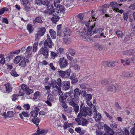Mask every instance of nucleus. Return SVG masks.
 <instances>
[{"mask_svg": "<svg viewBox=\"0 0 135 135\" xmlns=\"http://www.w3.org/2000/svg\"><path fill=\"white\" fill-rule=\"evenodd\" d=\"M64 95L66 99H67L69 98L71 99L72 97L71 94L68 92L65 93Z\"/></svg>", "mask_w": 135, "mask_h": 135, "instance_id": "obj_38", "label": "nucleus"}, {"mask_svg": "<svg viewBox=\"0 0 135 135\" xmlns=\"http://www.w3.org/2000/svg\"><path fill=\"white\" fill-rule=\"evenodd\" d=\"M104 129L105 132L111 134H113L114 133V132L113 130L109 126L106 124L104 125Z\"/></svg>", "mask_w": 135, "mask_h": 135, "instance_id": "obj_11", "label": "nucleus"}, {"mask_svg": "<svg viewBox=\"0 0 135 135\" xmlns=\"http://www.w3.org/2000/svg\"><path fill=\"white\" fill-rule=\"evenodd\" d=\"M122 54L123 55L129 56L135 55V50H130L125 51L123 52Z\"/></svg>", "mask_w": 135, "mask_h": 135, "instance_id": "obj_12", "label": "nucleus"}, {"mask_svg": "<svg viewBox=\"0 0 135 135\" xmlns=\"http://www.w3.org/2000/svg\"><path fill=\"white\" fill-rule=\"evenodd\" d=\"M59 101L60 102H65V100H66L64 94V95L62 91H60L59 92Z\"/></svg>", "mask_w": 135, "mask_h": 135, "instance_id": "obj_20", "label": "nucleus"}, {"mask_svg": "<svg viewBox=\"0 0 135 135\" xmlns=\"http://www.w3.org/2000/svg\"><path fill=\"white\" fill-rule=\"evenodd\" d=\"M75 131L80 133V134H83L85 132V130H81L80 127L77 128L75 129Z\"/></svg>", "mask_w": 135, "mask_h": 135, "instance_id": "obj_31", "label": "nucleus"}, {"mask_svg": "<svg viewBox=\"0 0 135 135\" xmlns=\"http://www.w3.org/2000/svg\"><path fill=\"white\" fill-rule=\"evenodd\" d=\"M40 93L38 91H36L34 94L33 99L34 100L37 99L39 97Z\"/></svg>", "mask_w": 135, "mask_h": 135, "instance_id": "obj_51", "label": "nucleus"}, {"mask_svg": "<svg viewBox=\"0 0 135 135\" xmlns=\"http://www.w3.org/2000/svg\"><path fill=\"white\" fill-rule=\"evenodd\" d=\"M28 87H27V85H26L23 84L21 85L22 90L25 91V92H26L27 90L28 89Z\"/></svg>", "mask_w": 135, "mask_h": 135, "instance_id": "obj_49", "label": "nucleus"}, {"mask_svg": "<svg viewBox=\"0 0 135 135\" xmlns=\"http://www.w3.org/2000/svg\"><path fill=\"white\" fill-rule=\"evenodd\" d=\"M52 16L53 17L51 18V20L53 22H56L59 20V17L57 16Z\"/></svg>", "mask_w": 135, "mask_h": 135, "instance_id": "obj_32", "label": "nucleus"}, {"mask_svg": "<svg viewBox=\"0 0 135 135\" xmlns=\"http://www.w3.org/2000/svg\"><path fill=\"white\" fill-rule=\"evenodd\" d=\"M50 35L52 38L55 39L56 37V32L52 29H50L49 30Z\"/></svg>", "mask_w": 135, "mask_h": 135, "instance_id": "obj_25", "label": "nucleus"}, {"mask_svg": "<svg viewBox=\"0 0 135 135\" xmlns=\"http://www.w3.org/2000/svg\"><path fill=\"white\" fill-rule=\"evenodd\" d=\"M52 8L51 7L49 8H47V9L43 12L45 14H48L52 16H57V15L59 13V9L57 8L54 9L53 10L51 9Z\"/></svg>", "mask_w": 135, "mask_h": 135, "instance_id": "obj_1", "label": "nucleus"}, {"mask_svg": "<svg viewBox=\"0 0 135 135\" xmlns=\"http://www.w3.org/2000/svg\"><path fill=\"white\" fill-rule=\"evenodd\" d=\"M47 38L45 41L44 42V47H47V46L49 48H52L53 43L50 37L48 34L47 35Z\"/></svg>", "mask_w": 135, "mask_h": 135, "instance_id": "obj_2", "label": "nucleus"}, {"mask_svg": "<svg viewBox=\"0 0 135 135\" xmlns=\"http://www.w3.org/2000/svg\"><path fill=\"white\" fill-rule=\"evenodd\" d=\"M21 1V3L24 6L30 3L28 0H22Z\"/></svg>", "mask_w": 135, "mask_h": 135, "instance_id": "obj_54", "label": "nucleus"}, {"mask_svg": "<svg viewBox=\"0 0 135 135\" xmlns=\"http://www.w3.org/2000/svg\"><path fill=\"white\" fill-rule=\"evenodd\" d=\"M30 114L31 117L35 118L37 117L38 113L36 111L33 110L31 112Z\"/></svg>", "mask_w": 135, "mask_h": 135, "instance_id": "obj_40", "label": "nucleus"}, {"mask_svg": "<svg viewBox=\"0 0 135 135\" xmlns=\"http://www.w3.org/2000/svg\"><path fill=\"white\" fill-rule=\"evenodd\" d=\"M103 30V29L102 28H97L94 31V32L96 33H99L102 31Z\"/></svg>", "mask_w": 135, "mask_h": 135, "instance_id": "obj_61", "label": "nucleus"}, {"mask_svg": "<svg viewBox=\"0 0 135 135\" xmlns=\"http://www.w3.org/2000/svg\"><path fill=\"white\" fill-rule=\"evenodd\" d=\"M19 115L21 119L23 120V118L22 116L23 115L25 117H29V115L27 112L23 111L21 113L19 114Z\"/></svg>", "mask_w": 135, "mask_h": 135, "instance_id": "obj_22", "label": "nucleus"}, {"mask_svg": "<svg viewBox=\"0 0 135 135\" xmlns=\"http://www.w3.org/2000/svg\"><path fill=\"white\" fill-rule=\"evenodd\" d=\"M73 110V108L71 107H69L67 108V109L65 110V111L68 113H71Z\"/></svg>", "mask_w": 135, "mask_h": 135, "instance_id": "obj_58", "label": "nucleus"}, {"mask_svg": "<svg viewBox=\"0 0 135 135\" xmlns=\"http://www.w3.org/2000/svg\"><path fill=\"white\" fill-rule=\"evenodd\" d=\"M11 73L12 76H14L17 77L18 76V74H17L15 70L13 69L11 71Z\"/></svg>", "mask_w": 135, "mask_h": 135, "instance_id": "obj_55", "label": "nucleus"}, {"mask_svg": "<svg viewBox=\"0 0 135 135\" xmlns=\"http://www.w3.org/2000/svg\"><path fill=\"white\" fill-rule=\"evenodd\" d=\"M133 73L132 72L123 73H122V76L125 77H130L133 76Z\"/></svg>", "mask_w": 135, "mask_h": 135, "instance_id": "obj_24", "label": "nucleus"}, {"mask_svg": "<svg viewBox=\"0 0 135 135\" xmlns=\"http://www.w3.org/2000/svg\"><path fill=\"white\" fill-rule=\"evenodd\" d=\"M30 3L27 5H25L24 7V9L26 11H27L28 12L29 11L30 9Z\"/></svg>", "mask_w": 135, "mask_h": 135, "instance_id": "obj_53", "label": "nucleus"}, {"mask_svg": "<svg viewBox=\"0 0 135 135\" xmlns=\"http://www.w3.org/2000/svg\"><path fill=\"white\" fill-rule=\"evenodd\" d=\"M85 97L86 101L90 100L92 98V95L91 94H87Z\"/></svg>", "mask_w": 135, "mask_h": 135, "instance_id": "obj_44", "label": "nucleus"}, {"mask_svg": "<svg viewBox=\"0 0 135 135\" xmlns=\"http://www.w3.org/2000/svg\"><path fill=\"white\" fill-rule=\"evenodd\" d=\"M68 53L72 56H74L76 52L75 50L71 47H70L68 49Z\"/></svg>", "mask_w": 135, "mask_h": 135, "instance_id": "obj_27", "label": "nucleus"}, {"mask_svg": "<svg viewBox=\"0 0 135 135\" xmlns=\"http://www.w3.org/2000/svg\"><path fill=\"white\" fill-rule=\"evenodd\" d=\"M15 113L12 111H8L7 113V117L12 118L13 117Z\"/></svg>", "mask_w": 135, "mask_h": 135, "instance_id": "obj_36", "label": "nucleus"}, {"mask_svg": "<svg viewBox=\"0 0 135 135\" xmlns=\"http://www.w3.org/2000/svg\"><path fill=\"white\" fill-rule=\"evenodd\" d=\"M79 34L81 38L83 40L86 41L89 40V37L85 32H80Z\"/></svg>", "mask_w": 135, "mask_h": 135, "instance_id": "obj_10", "label": "nucleus"}, {"mask_svg": "<svg viewBox=\"0 0 135 135\" xmlns=\"http://www.w3.org/2000/svg\"><path fill=\"white\" fill-rule=\"evenodd\" d=\"M32 49L31 46H28L26 50V54H27L26 56V57L28 58L31 56L32 52Z\"/></svg>", "mask_w": 135, "mask_h": 135, "instance_id": "obj_15", "label": "nucleus"}, {"mask_svg": "<svg viewBox=\"0 0 135 135\" xmlns=\"http://www.w3.org/2000/svg\"><path fill=\"white\" fill-rule=\"evenodd\" d=\"M60 3V2L59 1H54V6L57 8L59 7V6H60V5H59Z\"/></svg>", "mask_w": 135, "mask_h": 135, "instance_id": "obj_57", "label": "nucleus"}, {"mask_svg": "<svg viewBox=\"0 0 135 135\" xmlns=\"http://www.w3.org/2000/svg\"><path fill=\"white\" fill-rule=\"evenodd\" d=\"M40 120L38 118H35L32 119V121L37 126H38V123L40 122Z\"/></svg>", "mask_w": 135, "mask_h": 135, "instance_id": "obj_33", "label": "nucleus"}, {"mask_svg": "<svg viewBox=\"0 0 135 135\" xmlns=\"http://www.w3.org/2000/svg\"><path fill=\"white\" fill-rule=\"evenodd\" d=\"M33 22L34 23L37 22L41 24L42 23L43 21L40 17H36L34 20H33Z\"/></svg>", "mask_w": 135, "mask_h": 135, "instance_id": "obj_30", "label": "nucleus"}, {"mask_svg": "<svg viewBox=\"0 0 135 135\" xmlns=\"http://www.w3.org/2000/svg\"><path fill=\"white\" fill-rule=\"evenodd\" d=\"M74 69L75 70L79 71L80 70V67L79 65L77 64H75L73 66Z\"/></svg>", "mask_w": 135, "mask_h": 135, "instance_id": "obj_52", "label": "nucleus"}, {"mask_svg": "<svg viewBox=\"0 0 135 135\" xmlns=\"http://www.w3.org/2000/svg\"><path fill=\"white\" fill-rule=\"evenodd\" d=\"M60 103L61 104L62 107L63 108L65 109H66L68 108V106L66 104L65 102H60Z\"/></svg>", "mask_w": 135, "mask_h": 135, "instance_id": "obj_56", "label": "nucleus"}, {"mask_svg": "<svg viewBox=\"0 0 135 135\" xmlns=\"http://www.w3.org/2000/svg\"><path fill=\"white\" fill-rule=\"evenodd\" d=\"M47 100H49L51 102H53L54 99L53 95L51 94H49L47 96Z\"/></svg>", "mask_w": 135, "mask_h": 135, "instance_id": "obj_47", "label": "nucleus"}, {"mask_svg": "<svg viewBox=\"0 0 135 135\" xmlns=\"http://www.w3.org/2000/svg\"><path fill=\"white\" fill-rule=\"evenodd\" d=\"M61 80L60 78H58L56 81V83L57 85V86L60 88L61 86Z\"/></svg>", "mask_w": 135, "mask_h": 135, "instance_id": "obj_50", "label": "nucleus"}, {"mask_svg": "<svg viewBox=\"0 0 135 135\" xmlns=\"http://www.w3.org/2000/svg\"><path fill=\"white\" fill-rule=\"evenodd\" d=\"M56 89H54L52 91L53 94L55 95H57L58 94L59 95V92L60 91H61V89L60 88L59 90H56Z\"/></svg>", "mask_w": 135, "mask_h": 135, "instance_id": "obj_37", "label": "nucleus"}, {"mask_svg": "<svg viewBox=\"0 0 135 135\" xmlns=\"http://www.w3.org/2000/svg\"><path fill=\"white\" fill-rule=\"evenodd\" d=\"M76 99L74 97L71 98V99H67V101L68 103L69 104L72 106L75 104H76V102H79V100H76Z\"/></svg>", "mask_w": 135, "mask_h": 135, "instance_id": "obj_9", "label": "nucleus"}, {"mask_svg": "<svg viewBox=\"0 0 135 135\" xmlns=\"http://www.w3.org/2000/svg\"><path fill=\"white\" fill-rule=\"evenodd\" d=\"M57 72L59 73V75L61 76L62 78L67 77V76H66V71H64L61 70H59Z\"/></svg>", "mask_w": 135, "mask_h": 135, "instance_id": "obj_26", "label": "nucleus"}, {"mask_svg": "<svg viewBox=\"0 0 135 135\" xmlns=\"http://www.w3.org/2000/svg\"><path fill=\"white\" fill-rule=\"evenodd\" d=\"M58 62L61 69L65 68L68 65L66 60L64 58H60Z\"/></svg>", "mask_w": 135, "mask_h": 135, "instance_id": "obj_3", "label": "nucleus"}, {"mask_svg": "<svg viewBox=\"0 0 135 135\" xmlns=\"http://www.w3.org/2000/svg\"><path fill=\"white\" fill-rule=\"evenodd\" d=\"M90 21H89L88 22H85L84 23L88 28L92 27V26H90Z\"/></svg>", "mask_w": 135, "mask_h": 135, "instance_id": "obj_60", "label": "nucleus"}, {"mask_svg": "<svg viewBox=\"0 0 135 135\" xmlns=\"http://www.w3.org/2000/svg\"><path fill=\"white\" fill-rule=\"evenodd\" d=\"M38 53L42 54L45 58H48L49 56V50L46 47H42L39 50Z\"/></svg>", "mask_w": 135, "mask_h": 135, "instance_id": "obj_5", "label": "nucleus"}, {"mask_svg": "<svg viewBox=\"0 0 135 135\" xmlns=\"http://www.w3.org/2000/svg\"><path fill=\"white\" fill-rule=\"evenodd\" d=\"M90 101H86V103L90 108H91L92 107H94V106Z\"/></svg>", "mask_w": 135, "mask_h": 135, "instance_id": "obj_59", "label": "nucleus"}, {"mask_svg": "<svg viewBox=\"0 0 135 135\" xmlns=\"http://www.w3.org/2000/svg\"><path fill=\"white\" fill-rule=\"evenodd\" d=\"M71 123H68L67 122H65L63 126L64 129H66L67 128L71 126Z\"/></svg>", "mask_w": 135, "mask_h": 135, "instance_id": "obj_42", "label": "nucleus"}, {"mask_svg": "<svg viewBox=\"0 0 135 135\" xmlns=\"http://www.w3.org/2000/svg\"><path fill=\"white\" fill-rule=\"evenodd\" d=\"M72 107H73V110L75 112V113H77L79 112V106L78 105L76 104Z\"/></svg>", "mask_w": 135, "mask_h": 135, "instance_id": "obj_34", "label": "nucleus"}, {"mask_svg": "<svg viewBox=\"0 0 135 135\" xmlns=\"http://www.w3.org/2000/svg\"><path fill=\"white\" fill-rule=\"evenodd\" d=\"M107 90L110 92H115L116 90V87L114 85H111L109 86L107 88Z\"/></svg>", "mask_w": 135, "mask_h": 135, "instance_id": "obj_23", "label": "nucleus"}, {"mask_svg": "<svg viewBox=\"0 0 135 135\" xmlns=\"http://www.w3.org/2000/svg\"><path fill=\"white\" fill-rule=\"evenodd\" d=\"M70 82L69 81H65L62 82V88L64 90H66L70 88Z\"/></svg>", "mask_w": 135, "mask_h": 135, "instance_id": "obj_7", "label": "nucleus"}, {"mask_svg": "<svg viewBox=\"0 0 135 135\" xmlns=\"http://www.w3.org/2000/svg\"><path fill=\"white\" fill-rule=\"evenodd\" d=\"M95 27V26H92V27L89 28L88 29L87 32V35H89L90 36H91L94 33V32L93 33V32L92 30H93V28H94Z\"/></svg>", "mask_w": 135, "mask_h": 135, "instance_id": "obj_29", "label": "nucleus"}, {"mask_svg": "<svg viewBox=\"0 0 135 135\" xmlns=\"http://www.w3.org/2000/svg\"><path fill=\"white\" fill-rule=\"evenodd\" d=\"M21 60V57L20 56H16L15 58L14 62L16 64H17L19 63Z\"/></svg>", "mask_w": 135, "mask_h": 135, "instance_id": "obj_46", "label": "nucleus"}, {"mask_svg": "<svg viewBox=\"0 0 135 135\" xmlns=\"http://www.w3.org/2000/svg\"><path fill=\"white\" fill-rule=\"evenodd\" d=\"M46 31V29L44 27H42L38 28V31L35 35L36 39L39 38L40 37L43 36Z\"/></svg>", "mask_w": 135, "mask_h": 135, "instance_id": "obj_4", "label": "nucleus"}, {"mask_svg": "<svg viewBox=\"0 0 135 135\" xmlns=\"http://www.w3.org/2000/svg\"><path fill=\"white\" fill-rule=\"evenodd\" d=\"M86 93V92L85 90H82V92L80 93L81 95L83 96V97H85L86 96L87 94Z\"/></svg>", "mask_w": 135, "mask_h": 135, "instance_id": "obj_62", "label": "nucleus"}, {"mask_svg": "<svg viewBox=\"0 0 135 135\" xmlns=\"http://www.w3.org/2000/svg\"><path fill=\"white\" fill-rule=\"evenodd\" d=\"M42 4L44 5H46L47 6L48 8H49V7H51L53 8V5H52L47 0H42Z\"/></svg>", "mask_w": 135, "mask_h": 135, "instance_id": "obj_17", "label": "nucleus"}, {"mask_svg": "<svg viewBox=\"0 0 135 135\" xmlns=\"http://www.w3.org/2000/svg\"><path fill=\"white\" fill-rule=\"evenodd\" d=\"M80 93L79 91V89L76 88L74 90V93L73 94L74 95V97L76 99V100H79V96L80 95Z\"/></svg>", "mask_w": 135, "mask_h": 135, "instance_id": "obj_16", "label": "nucleus"}, {"mask_svg": "<svg viewBox=\"0 0 135 135\" xmlns=\"http://www.w3.org/2000/svg\"><path fill=\"white\" fill-rule=\"evenodd\" d=\"M33 90L32 89H30L28 88L26 92V94L27 95H29L33 93Z\"/></svg>", "mask_w": 135, "mask_h": 135, "instance_id": "obj_64", "label": "nucleus"}, {"mask_svg": "<svg viewBox=\"0 0 135 135\" xmlns=\"http://www.w3.org/2000/svg\"><path fill=\"white\" fill-rule=\"evenodd\" d=\"M64 49L62 48H60L57 50L56 54L57 55L60 56L61 55L63 54Z\"/></svg>", "mask_w": 135, "mask_h": 135, "instance_id": "obj_28", "label": "nucleus"}, {"mask_svg": "<svg viewBox=\"0 0 135 135\" xmlns=\"http://www.w3.org/2000/svg\"><path fill=\"white\" fill-rule=\"evenodd\" d=\"M20 66L25 67L26 66V62L25 60L21 61L19 64Z\"/></svg>", "mask_w": 135, "mask_h": 135, "instance_id": "obj_45", "label": "nucleus"}, {"mask_svg": "<svg viewBox=\"0 0 135 135\" xmlns=\"http://www.w3.org/2000/svg\"><path fill=\"white\" fill-rule=\"evenodd\" d=\"M110 5L112 7L113 9L114 10L118 11L119 10L118 4L116 2H110Z\"/></svg>", "mask_w": 135, "mask_h": 135, "instance_id": "obj_14", "label": "nucleus"}, {"mask_svg": "<svg viewBox=\"0 0 135 135\" xmlns=\"http://www.w3.org/2000/svg\"><path fill=\"white\" fill-rule=\"evenodd\" d=\"M51 85L52 88L53 89H56L57 90L60 89V87L57 86V84L56 83V81L54 80H52L51 83L50 84Z\"/></svg>", "mask_w": 135, "mask_h": 135, "instance_id": "obj_18", "label": "nucleus"}, {"mask_svg": "<svg viewBox=\"0 0 135 135\" xmlns=\"http://www.w3.org/2000/svg\"><path fill=\"white\" fill-rule=\"evenodd\" d=\"M81 125L83 126H86L88 124V122L86 119L84 118L81 119Z\"/></svg>", "mask_w": 135, "mask_h": 135, "instance_id": "obj_39", "label": "nucleus"}, {"mask_svg": "<svg viewBox=\"0 0 135 135\" xmlns=\"http://www.w3.org/2000/svg\"><path fill=\"white\" fill-rule=\"evenodd\" d=\"M93 109L94 112L93 118L95 119V120L96 122L100 121L102 118L101 114L99 113H97V110L94 107Z\"/></svg>", "mask_w": 135, "mask_h": 135, "instance_id": "obj_6", "label": "nucleus"}, {"mask_svg": "<svg viewBox=\"0 0 135 135\" xmlns=\"http://www.w3.org/2000/svg\"><path fill=\"white\" fill-rule=\"evenodd\" d=\"M105 66L106 67H113L115 66V63L113 61H110L109 62L105 61L103 62Z\"/></svg>", "mask_w": 135, "mask_h": 135, "instance_id": "obj_13", "label": "nucleus"}, {"mask_svg": "<svg viewBox=\"0 0 135 135\" xmlns=\"http://www.w3.org/2000/svg\"><path fill=\"white\" fill-rule=\"evenodd\" d=\"M63 31L64 34V39H66V38L65 37V36L66 35H69L70 33V30L69 28H66L63 30Z\"/></svg>", "mask_w": 135, "mask_h": 135, "instance_id": "obj_21", "label": "nucleus"}, {"mask_svg": "<svg viewBox=\"0 0 135 135\" xmlns=\"http://www.w3.org/2000/svg\"><path fill=\"white\" fill-rule=\"evenodd\" d=\"M6 91L7 92L9 93L11 91L12 89V88L10 84H5Z\"/></svg>", "mask_w": 135, "mask_h": 135, "instance_id": "obj_35", "label": "nucleus"}, {"mask_svg": "<svg viewBox=\"0 0 135 135\" xmlns=\"http://www.w3.org/2000/svg\"><path fill=\"white\" fill-rule=\"evenodd\" d=\"M135 126L131 129V132L133 135H135V123L134 124Z\"/></svg>", "mask_w": 135, "mask_h": 135, "instance_id": "obj_63", "label": "nucleus"}, {"mask_svg": "<svg viewBox=\"0 0 135 135\" xmlns=\"http://www.w3.org/2000/svg\"><path fill=\"white\" fill-rule=\"evenodd\" d=\"M57 35L60 37H64L63 38L64 41H66L65 39H64V35L63 32L61 31V25H58L57 26Z\"/></svg>", "mask_w": 135, "mask_h": 135, "instance_id": "obj_8", "label": "nucleus"}, {"mask_svg": "<svg viewBox=\"0 0 135 135\" xmlns=\"http://www.w3.org/2000/svg\"><path fill=\"white\" fill-rule=\"evenodd\" d=\"M87 112L80 110H79V113L78 114L77 116L78 118H81L82 116L85 117L87 115Z\"/></svg>", "mask_w": 135, "mask_h": 135, "instance_id": "obj_19", "label": "nucleus"}, {"mask_svg": "<svg viewBox=\"0 0 135 135\" xmlns=\"http://www.w3.org/2000/svg\"><path fill=\"white\" fill-rule=\"evenodd\" d=\"M27 29L29 31L30 33H31L33 30L32 25L31 24H28L27 26Z\"/></svg>", "mask_w": 135, "mask_h": 135, "instance_id": "obj_43", "label": "nucleus"}, {"mask_svg": "<svg viewBox=\"0 0 135 135\" xmlns=\"http://www.w3.org/2000/svg\"><path fill=\"white\" fill-rule=\"evenodd\" d=\"M117 126L118 125L114 123L111 124L110 126V127H111V128L113 129H117Z\"/></svg>", "mask_w": 135, "mask_h": 135, "instance_id": "obj_48", "label": "nucleus"}, {"mask_svg": "<svg viewBox=\"0 0 135 135\" xmlns=\"http://www.w3.org/2000/svg\"><path fill=\"white\" fill-rule=\"evenodd\" d=\"M117 36L118 38H122L123 36V33L122 32L120 31H118L116 32Z\"/></svg>", "mask_w": 135, "mask_h": 135, "instance_id": "obj_41", "label": "nucleus"}]
</instances>
